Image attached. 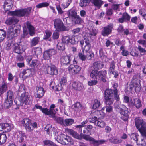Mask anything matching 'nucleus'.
I'll return each mask as SVG.
<instances>
[{
    "label": "nucleus",
    "instance_id": "nucleus-1",
    "mask_svg": "<svg viewBox=\"0 0 146 146\" xmlns=\"http://www.w3.org/2000/svg\"><path fill=\"white\" fill-rule=\"evenodd\" d=\"M104 97L105 103L109 105L106 106V111L107 112H110L112 111V107L110 105L113 103L114 98L117 101L119 100L117 89L116 88L114 90L106 89L104 92Z\"/></svg>",
    "mask_w": 146,
    "mask_h": 146
},
{
    "label": "nucleus",
    "instance_id": "nucleus-2",
    "mask_svg": "<svg viewBox=\"0 0 146 146\" xmlns=\"http://www.w3.org/2000/svg\"><path fill=\"white\" fill-rule=\"evenodd\" d=\"M135 122L136 127L142 135L146 139V123L139 117L135 119Z\"/></svg>",
    "mask_w": 146,
    "mask_h": 146
},
{
    "label": "nucleus",
    "instance_id": "nucleus-3",
    "mask_svg": "<svg viewBox=\"0 0 146 146\" xmlns=\"http://www.w3.org/2000/svg\"><path fill=\"white\" fill-rule=\"evenodd\" d=\"M116 108H117L120 110V112L123 116L121 117V119L125 121L128 120L129 117V112L128 110V108L125 106L120 104L116 103L115 106Z\"/></svg>",
    "mask_w": 146,
    "mask_h": 146
},
{
    "label": "nucleus",
    "instance_id": "nucleus-4",
    "mask_svg": "<svg viewBox=\"0 0 146 146\" xmlns=\"http://www.w3.org/2000/svg\"><path fill=\"white\" fill-rule=\"evenodd\" d=\"M68 17L71 19L72 21L75 24H80L82 22L81 18L77 14V12L74 10H70L67 12Z\"/></svg>",
    "mask_w": 146,
    "mask_h": 146
},
{
    "label": "nucleus",
    "instance_id": "nucleus-5",
    "mask_svg": "<svg viewBox=\"0 0 146 146\" xmlns=\"http://www.w3.org/2000/svg\"><path fill=\"white\" fill-rule=\"evenodd\" d=\"M31 8L29 7L26 9L11 11L10 13L12 15L19 17L28 16L31 13Z\"/></svg>",
    "mask_w": 146,
    "mask_h": 146
},
{
    "label": "nucleus",
    "instance_id": "nucleus-6",
    "mask_svg": "<svg viewBox=\"0 0 146 146\" xmlns=\"http://www.w3.org/2000/svg\"><path fill=\"white\" fill-rule=\"evenodd\" d=\"M7 97L4 103L5 106L7 108L10 107L12 105L14 95L13 92L11 90L8 91L7 93Z\"/></svg>",
    "mask_w": 146,
    "mask_h": 146
},
{
    "label": "nucleus",
    "instance_id": "nucleus-7",
    "mask_svg": "<svg viewBox=\"0 0 146 146\" xmlns=\"http://www.w3.org/2000/svg\"><path fill=\"white\" fill-rule=\"evenodd\" d=\"M54 27L58 31H64L66 30V28L63 22L60 19L58 18L54 20Z\"/></svg>",
    "mask_w": 146,
    "mask_h": 146
},
{
    "label": "nucleus",
    "instance_id": "nucleus-8",
    "mask_svg": "<svg viewBox=\"0 0 146 146\" xmlns=\"http://www.w3.org/2000/svg\"><path fill=\"white\" fill-rule=\"evenodd\" d=\"M20 29H14L12 26H10L7 32V34L9 38H13L16 37L19 34Z\"/></svg>",
    "mask_w": 146,
    "mask_h": 146
},
{
    "label": "nucleus",
    "instance_id": "nucleus-9",
    "mask_svg": "<svg viewBox=\"0 0 146 146\" xmlns=\"http://www.w3.org/2000/svg\"><path fill=\"white\" fill-rule=\"evenodd\" d=\"M140 81V80L138 76H133L132 82L133 84V86L135 87V91L136 92H139L141 89Z\"/></svg>",
    "mask_w": 146,
    "mask_h": 146
},
{
    "label": "nucleus",
    "instance_id": "nucleus-10",
    "mask_svg": "<svg viewBox=\"0 0 146 146\" xmlns=\"http://www.w3.org/2000/svg\"><path fill=\"white\" fill-rule=\"evenodd\" d=\"M128 105L131 107H133L135 106L138 109L142 106L141 102L138 98H135L133 100H130L128 103Z\"/></svg>",
    "mask_w": 146,
    "mask_h": 146
},
{
    "label": "nucleus",
    "instance_id": "nucleus-11",
    "mask_svg": "<svg viewBox=\"0 0 146 146\" xmlns=\"http://www.w3.org/2000/svg\"><path fill=\"white\" fill-rule=\"evenodd\" d=\"M27 29H28L29 34L31 35L34 34L35 33V30L34 27L31 25L30 22L27 21L24 24V27H23V32H27Z\"/></svg>",
    "mask_w": 146,
    "mask_h": 146
},
{
    "label": "nucleus",
    "instance_id": "nucleus-12",
    "mask_svg": "<svg viewBox=\"0 0 146 146\" xmlns=\"http://www.w3.org/2000/svg\"><path fill=\"white\" fill-rule=\"evenodd\" d=\"M46 71L47 74L52 76L56 75L58 74V69L54 65L46 67Z\"/></svg>",
    "mask_w": 146,
    "mask_h": 146
},
{
    "label": "nucleus",
    "instance_id": "nucleus-13",
    "mask_svg": "<svg viewBox=\"0 0 146 146\" xmlns=\"http://www.w3.org/2000/svg\"><path fill=\"white\" fill-rule=\"evenodd\" d=\"M113 26V24L111 23L104 27L102 31V35L104 36H105L110 34L111 32Z\"/></svg>",
    "mask_w": 146,
    "mask_h": 146
},
{
    "label": "nucleus",
    "instance_id": "nucleus-14",
    "mask_svg": "<svg viewBox=\"0 0 146 146\" xmlns=\"http://www.w3.org/2000/svg\"><path fill=\"white\" fill-rule=\"evenodd\" d=\"M13 49L15 52L18 54L22 53L25 50L24 46L18 44H13Z\"/></svg>",
    "mask_w": 146,
    "mask_h": 146
},
{
    "label": "nucleus",
    "instance_id": "nucleus-15",
    "mask_svg": "<svg viewBox=\"0 0 146 146\" xmlns=\"http://www.w3.org/2000/svg\"><path fill=\"white\" fill-rule=\"evenodd\" d=\"M23 125L25 127L27 131H31L33 129L31 128V124L30 121L28 119H24L22 121Z\"/></svg>",
    "mask_w": 146,
    "mask_h": 146
},
{
    "label": "nucleus",
    "instance_id": "nucleus-16",
    "mask_svg": "<svg viewBox=\"0 0 146 146\" xmlns=\"http://www.w3.org/2000/svg\"><path fill=\"white\" fill-rule=\"evenodd\" d=\"M55 106L54 104H52L49 109H47L46 115H48L50 117H54L56 113V111L54 108Z\"/></svg>",
    "mask_w": 146,
    "mask_h": 146
},
{
    "label": "nucleus",
    "instance_id": "nucleus-17",
    "mask_svg": "<svg viewBox=\"0 0 146 146\" xmlns=\"http://www.w3.org/2000/svg\"><path fill=\"white\" fill-rule=\"evenodd\" d=\"M30 96L25 92L21 94L19 97L20 100L23 102L25 104H29L30 103V100H29Z\"/></svg>",
    "mask_w": 146,
    "mask_h": 146
},
{
    "label": "nucleus",
    "instance_id": "nucleus-18",
    "mask_svg": "<svg viewBox=\"0 0 146 146\" xmlns=\"http://www.w3.org/2000/svg\"><path fill=\"white\" fill-rule=\"evenodd\" d=\"M68 69L69 70L75 74L78 73L81 70V68L79 66L73 64L70 65Z\"/></svg>",
    "mask_w": 146,
    "mask_h": 146
},
{
    "label": "nucleus",
    "instance_id": "nucleus-19",
    "mask_svg": "<svg viewBox=\"0 0 146 146\" xmlns=\"http://www.w3.org/2000/svg\"><path fill=\"white\" fill-rule=\"evenodd\" d=\"M106 71L105 70H102L99 71L98 74V80H100L104 82H106Z\"/></svg>",
    "mask_w": 146,
    "mask_h": 146
},
{
    "label": "nucleus",
    "instance_id": "nucleus-20",
    "mask_svg": "<svg viewBox=\"0 0 146 146\" xmlns=\"http://www.w3.org/2000/svg\"><path fill=\"white\" fill-rule=\"evenodd\" d=\"M1 128L5 130V132H8L11 131L13 128V125L8 123H3L0 126Z\"/></svg>",
    "mask_w": 146,
    "mask_h": 146
},
{
    "label": "nucleus",
    "instance_id": "nucleus-21",
    "mask_svg": "<svg viewBox=\"0 0 146 146\" xmlns=\"http://www.w3.org/2000/svg\"><path fill=\"white\" fill-rule=\"evenodd\" d=\"M71 60L70 57L67 55L62 56L60 59L61 63L63 65L70 64Z\"/></svg>",
    "mask_w": 146,
    "mask_h": 146
},
{
    "label": "nucleus",
    "instance_id": "nucleus-22",
    "mask_svg": "<svg viewBox=\"0 0 146 146\" xmlns=\"http://www.w3.org/2000/svg\"><path fill=\"white\" fill-rule=\"evenodd\" d=\"M19 20L16 18L15 17H9L8 18L5 22V23L8 25L13 24H15L17 23Z\"/></svg>",
    "mask_w": 146,
    "mask_h": 146
},
{
    "label": "nucleus",
    "instance_id": "nucleus-23",
    "mask_svg": "<svg viewBox=\"0 0 146 146\" xmlns=\"http://www.w3.org/2000/svg\"><path fill=\"white\" fill-rule=\"evenodd\" d=\"M93 119V123H94L95 125L101 128L104 127L105 125V123L104 121L98 119L96 117H94Z\"/></svg>",
    "mask_w": 146,
    "mask_h": 146
},
{
    "label": "nucleus",
    "instance_id": "nucleus-24",
    "mask_svg": "<svg viewBox=\"0 0 146 146\" xmlns=\"http://www.w3.org/2000/svg\"><path fill=\"white\" fill-rule=\"evenodd\" d=\"M7 90V84L5 81L3 79L1 86H0V96L6 92Z\"/></svg>",
    "mask_w": 146,
    "mask_h": 146
},
{
    "label": "nucleus",
    "instance_id": "nucleus-25",
    "mask_svg": "<svg viewBox=\"0 0 146 146\" xmlns=\"http://www.w3.org/2000/svg\"><path fill=\"white\" fill-rule=\"evenodd\" d=\"M104 66V64L100 61L94 62L92 65L93 70H99L101 69Z\"/></svg>",
    "mask_w": 146,
    "mask_h": 146
},
{
    "label": "nucleus",
    "instance_id": "nucleus-26",
    "mask_svg": "<svg viewBox=\"0 0 146 146\" xmlns=\"http://www.w3.org/2000/svg\"><path fill=\"white\" fill-rule=\"evenodd\" d=\"M37 93L35 95L36 98H40L42 97L44 94V92L43 88L40 87H37L36 88Z\"/></svg>",
    "mask_w": 146,
    "mask_h": 146
},
{
    "label": "nucleus",
    "instance_id": "nucleus-27",
    "mask_svg": "<svg viewBox=\"0 0 146 146\" xmlns=\"http://www.w3.org/2000/svg\"><path fill=\"white\" fill-rule=\"evenodd\" d=\"M54 52V51L53 49H49L45 51L43 55L44 59L46 60L49 59Z\"/></svg>",
    "mask_w": 146,
    "mask_h": 146
},
{
    "label": "nucleus",
    "instance_id": "nucleus-28",
    "mask_svg": "<svg viewBox=\"0 0 146 146\" xmlns=\"http://www.w3.org/2000/svg\"><path fill=\"white\" fill-rule=\"evenodd\" d=\"M99 71L96 70H92L90 73V76L92 79L98 80Z\"/></svg>",
    "mask_w": 146,
    "mask_h": 146
},
{
    "label": "nucleus",
    "instance_id": "nucleus-29",
    "mask_svg": "<svg viewBox=\"0 0 146 146\" xmlns=\"http://www.w3.org/2000/svg\"><path fill=\"white\" fill-rule=\"evenodd\" d=\"M130 16L128 14L125 12L123 13L122 17L119 19V21L121 23H122L124 21H128L130 19Z\"/></svg>",
    "mask_w": 146,
    "mask_h": 146
},
{
    "label": "nucleus",
    "instance_id": "nucleus-30",
    "mask_svg": "<svg viewBox=\"0 0 146 146\" xmlns=\"http://www.w3.org/2000/svg\"><path fill=\"white\" fill-rule=\"evenodd\" d=\"M11 1L10 0H7L4 2L3 5L4 8L5 10L6 11H8L11 9L13 6V5Z\"/></svg>",
    "mask_w": 146,
    "mask_h": 146
},
{
    "label": "nucleus",
    "instance_id": "nucleus-31",
    "mask_svg": "<svg viewBox=\"0 0 146 146\" xmlns=\"http://www.w3.org/2000/svg\"><path fill=\"white\" fill-rule=\"evenodd\" d=\"M92 3L95 7L100 9L104 2L102 0H91Z\"/></svg>",
    "mask_w": 146,
    "mask_h": 146
},
{
    "label": "nucleus",
    "instance_id": "nucleus-32",
    "mask_svg": "<svg viewBox=\"0 0 146 146\" xmlns=\"http://www.w3.org/2000/svg\"><path fill=\"white\" fill-rule=\"evenodd\" d=\"M80 37L77 35H72L71 36L70 43L72 44H76L80 40Z\"/></svg>",
    "mask_w": 146,
    "mask_h": 146
},
{
    "label": "nucleus",
    "instance_id": "nucleus-33",
    "mask_svg": "<svg viewBox=\"0 0 146 146\" xmlns=\"http://www.w3.org/2000/svg\"><path fill=\"white\" fill-rule=\"evenodd\" d=\"M69 132L73 137L79 140H81V133L79 134L77 132L72 129H70Z\"/></svg>",
    "mask_w": 146,
    "mask_h": 146
},
{
    "label": "nucleus",
    "instance_id": "nucleus-34",
    "mask_svg": "<svg viewBox=\"0 0 146 146\" xmlns=\"http://www.w3.org/2000/svg\"><path fill=\"white\" fill-rule=\"evenodd\" d=\"M73 140L71 137L65 135L63 145H71L73 144Z\"/></svg>",
    "mask_w": 146,
    "mask_h": 146
},
{
    "label": "nucleus",
    "instance_id": "nucleus-35",
    "mask_svg": "<svg viewBox=\"0 0 146 146\" xmlns=\"http://www.w3.org/2000/svg\"><path fill=\"white\" fill-rule=\"evenodd\" d=\"M106 141L104 140H96L92 138L91 142L94 146H98L103 144Z\"/></svg>",
    "mask_w": 146,
    "mask_h": 146
},
{
    "label": "nucleus",
    "instance_id": "nucleus-36",
    "mask_svg": "<svg viewBox=\"0 0 146 146\" xmlns=\"http://www.w3.org/2000/svg\"><path fill=\"white\" fill-rule=\"evenodd\" d=\"M54 119V120L58 123L61 125L65 126L64 120L63 119L60 117H56L55 116L54 117H52Z\"/></svg>",
    "mask_w": 146,
    "mask_h": 146
},
{
    "label": "nucleus",
    "instance_id": "nucleus-37",
    "mask_svg": "<svg viewBox=\"0 0 146 146\" xmlns=\"http://www.w3.org/2000/svg\"><path fill=\"white\" fill-rule=\"evenodd\" d=\"M96 114L97 115V118L102 119L104 118L105 116V113L102 110H97L96 111Z\"/></svg>",
    "mask_w": 146,
    "mask_h": 146
},
{
    "label": "nucleus",
    "instance_id": "nucleus-38",
    "mask_svg": "<svg viewBox=\"0 0 146 146\" xmlns=\"http://www.w3.org/2000/svg\"><path fill=\"white\" fill-rule=\"evenodd\" d=\"M98 33L97 30L94 28H92L91 29L89 30L88 33L89 35L91 38L95 36Z\"/></svg>",
    "mask_w": 146,
    "mask_h": 146
},
{
    "label": "nucleus",
    "instance_id": "nucleus-39",
    "mask_svg": "<svg viewBox=\"0 0 146 146\" xmlns=\"http://www.w3.org/2000/svg\"><path fill=\"white\" fill-rule=\"evenodd\" d=\"M65 137V135L63 134L58 135L56 138V140L60 143L63 144Z\"/></svg>",
    "mask_w": 146,
    "mask_h": 146
},
{
    "label": "nucleus",
    "instance_id": "nucleus-40",
    "mask_svg": "<svg viewBox=\"0 0 146 146\" xmlns=\"http://www.w3.org/2000/svg\"><path fill=\"white\" fill-rule=\"evenodd\" d=\"M73 106L74 110L78 111H80L82 109L81 104L78 102H76L73 105Z\"/></svg>",
    "mask_w": 146,
    "mask_h": 146
},
{
    "label": "nucleus",
    "instance_id": "nucleus-41",
    "mask_svg": "<svg viewBox=\"0 0 146 146\" xmlns=\"http://www.w3.org/2000/svg\"><path fill=\"white\" fill-rule=\"evenodd\" d=\"M91 0H80L79 5L81 7H86L87 6Z\"/></svg>",
    "mask_w": 146,
    "mask_h": 146
},
{
    "label": "nucleus",
    "instance_id": "nucleus-42",
    "mask_svg": "<svg viewBox=\"0 0 146 146\" xmlns=\"http://www.w3.org/2000/svg\"><path fill=\"white\" fill-rule=\"evenodd\" d=\"M40 38L38 37L34 38L32 39L31 43V46H33L37 44L39 41Z\"/></svg>",
    "mask_w": 146,
    "mask_h": 146
},
{
    "label": "nucleus",
    "instance_id": "nucleus-43",
    "mask_svg": "<svg viewBox=\"0 0 146 146\" xmlns=\"http://www.w3.org/2000/svg\"><path fill=\"white\" fill-rule=\"evenodd\" d=\"M7 137L5 134H0V145L5 142Z\"/></svg>",
    "mask_w": 146,
    "mask_h": 146
},
{
    "label": "nucleus",
    "instance_id": "nucleus-44",
    "mask_svg": "<svg viewBox=\"0 0 146 146\" xmlns=\"http://www.w3.org/2000/svg\"><path fill=\"white\" fill-rule=\"evenodd\" d=\"M86 59L88 60H91L92 58L94 57V55L91 51H89L85 52Z\"/></svg>",
    "mask_w": 146,
    "mask_h": 146
},
{
    "label": "nucleus",
    "instance_id": "nucleus-45",
    "mask_svg": "<svg viewBox=\"0 0 146 146\" xmlns=\"http://www.w3.org/2000/svg\"><path fill=\"white\" fill-rule=\"evenodd\" d=\"M71 36H64L62 38V42L65 44H68L70 43Z\"/></svg>",
    "mask_w": 146,
    "mask_h": 146
},
{
    "label": "nucleus",
    "instance_id": "nucleus-46",
    "mask_svg": "<svg viewBox=\"0 0 146 146\" xmlns=\"http://www.w3.org/2000/svg\"><path fill=\"white\" fill-rule=\"evenodd\" d=\"M35 107L37 109H39L41 110L42 112L46 115V111H47V108H42V106H39L38 104H36L35 106Z\"/></svg>",
    "mask_w": 146,
    "mask_h": 146
},
{
    "label": "nucleus",
    "instance_id": "nucleus-47",
    "mask_svg": "<svg viewBox=\"0 0 146 146\" xmlns=\"http://www.w3.org/2000/svg\"><path fill=\"white\" fill-rule=\"evenodd\" d=\"M21 73L22 74V77H23L24 75H26L25 76L27 77L29 76L31 74V72L30 69H27L26 70H24Z\"/></svg>",
    "mask_w": 146,
    "mask_h": 146
},
{
    "label": "nucleus",
    "instance_id": "nucleus-48",
    "mask_svg": "<svg viewBox=\"0 0 146 146\" xmlns=\"http://www.w3.org/2000/svg\"><path fill=\"white\" fill-rule=\"evenodd\" d=\"M33 51L34 52L37 56L40 54L42 53V49L39 47L34 48L33 49Z\"/></svg>",
    "mask_w": 146,
    "mask_h": 146
},
{
    "label": "nucleus",
    "instance_id": "nucleus-49",
    "mask_svg": "<svg viewBox=\"0 0 146 146\" xmlns=\"http://www.w3.org/2000/svg\"><path fill=\"white\" fill-rule=\"evenodd\" d=\"M100 103L99 101L96 99L94 100L92 107L93 109H95L98 108L100 106Z\"/></svg>",
    "mask_w": 146,
    "mask_h": 146
},
{
    "label": "nucleus",
    "instance_id": "nucleus-50",
    "mask_svg": "<svg viewBox=\"0 0 146 146\" xmlns=\"http://www.w3.org/2000/svg\"><path fill=\"white\" fill-rule=\"evenodd\" d=\"M83 138L86 140L89 141H91L92 138L89 136V135L84 134L81 133V140Z\"/></svg>",
    "mask_w": 146,
    "mask_h": 146
},
{
    "label": "nucleus",
    "instance_id": "nucleus-51",
    "mask_svg": "<svg viewBox=\"0 0 146 146\" xmlns=\"http://www.w3.org/2000/svg\"><path fill=\"white\" fill-rule=\"evenodd\" d=\"M138 136L139 135L135 133H132L130 136L131 139L135 141L137 145H138Z\"/></svg>",
    "mask_w": 146,
    "mask_h": 146
},
{
    "label": "nucleus",
    "instance_id": "nucleus-52",
    "mask_svg": "<svg viewBox=\"0 0 146 146\" xmlns=\"http://www.w3.org/2000/svg\"><path fill=\"white\" fill-rule=\"evenodd\" d=\"M43 142L44 144L45 145H50L51 146H57L56 144L50 140H46L44 141Z\"/></svg>",
    "mask_w": 146,
    "mask_h": 146
},
{
    "label": "nucleus",
    "instance_id": "nucleus-53",
    "mask_svg": "<svg viewBox=\"0 0 146 146\" xmlns=\"http://www.w3.org/2000/svg\"><path fill=\"white\" fill-rule=\"evenodd\" d=\"M64 121L65 123V125L68 126L72 125L73 123L74 120L72 119H67L65 120Z\"/></svg>",
    "mask_w": 146,
    "mask_h": 146
},
{
    "label": "nucleus",
    "instance_id": "nucleus-54",
    "mask_svg": "<svg viewBox=\"0 0 146 146\" xmlns=\"http://www.w3.org/2000/svg\"><path fill=\"white\" fill-rule=\"evenodd\" d=\"M49 4L48 3L45 2L40 3L37 5L36 6V7L38 8H41L42 7H45L48 6Z\"/></svg>",
    "mask_w": 146,
    "mask_h": 146
},
{
    "label": "nucleus",
    "instance_id": "nucleus-55",
    "mask_svg": "<svg viewBox=\"0 0 146 146\" xmlns=\"http://www.w3.org/2000/svg\"><path fill=\"white\" fill-rule=\"evenodd\" d=\"M39 63V62L37 59H33L32 60L31 63H30V65L31 66H37L38 65Z\"/></svg>",
    "mask_w": 146,
    "mask_h": 146
},
{
    "label": "nucleus",
    "instance_id": "nucleus-56",
    "mask_svg": "<svg viewBox=\"0 0 146 146\" xmlns=\"http://www.w3.org/2000/svg\"><path fill=\"white\" fill-rule=\"evenodd\" d=\"M85 52H84V53H80L78 54V56L79 58L82 61H85L86 59Z\"/></svg>",
    "mask_w": 146,
    "mask_h": 146
},
{
    "label": "nucleus",
    "instance_id": "nucleus-57",
    "mask_svg": "<svg viewBox=\"0 0 146 146\" xmlns=\"http://www.w3.org/2000/svg\"><path fill=\"white\" fill-rule=\"evenodd\" d=\"M115 67L114 62L113 61H112L111 63L110 67L109 69V72L110 73H111V72H113V71L114 70Z\"/></svg>",
    "mask_w": 146,
    "mask_h": 146
},
{
    "label": "nucleus",
    "instance_id": "nucleus-58",
    "mask_svg": "<svg viewBox=\"0 0 146 146\" xmlns=\"http://www.w3.org/2000/svg\"><path fill=\"white\" fill-rule=\"evenodd\" d=\"M45 131H46L48 134H52V133H51L50 132L51 130H52V128L51 126L50 125H46L44 129Z\"/></svg>",
    "mask_w": 146,
    "mask_h": 146
},
{
    "label": "nucleus",
    "instance_id": "nucleus-59",
    "mask_svg": "<svg viewBox=\"0 0 146 146\" xmlns=\"http://www.w3.org/2000/svg\"><path fill=\"white\" fill-rule=\"evenodd\" d=\"M72 1V0H68L66 2L63 3L61 5L62 6L65 8L68 7Z\"/></svg>",
    "mask_w": 146,
    "mask_h": 146
},
{
    "label": "nucleus",
    "instance_id": "nucleus-60",
    "mask_svg": "<svg viewBox=\"0 0 146 146\" xmlns=\"http://www.w3.org/2000/svg\"><path fill=\"white\" fill-rule=\"evenodd\" d=\"M138 49L140 52L141 55H144L145 54L146 52V50L142 48L140 46H138Z\"/></svg>",
    "mask_w": 146,
    "mask_h": 146
},
{
    "label": "nucleus",
    "instance_id": "nucleus-61",
    "mask_svg": "<svg viewBox=\"0 0 146 146\" xmlns=\"http://www.w3.org/2000/svg\"><path fill=\"white\" fill-rule=\"evenodd\" d=\"M14 102L18 106L23 105L24 103L23 102L20 100V98H19V100L15 99L14 100Z\"/></svg>",
    "mask_w": 146,
    "mask_h": 146
},
{
    "label": "nucleus",
    "instance_id": "nucleus-62",
    "mask_svg": "<svg viewBox=\"0 0 146 146\" xmlns=\"http://www.w3.org/2000/svg\"><path fill=\"white\" fill-rule=\"evenodd\" d=\"M111 142L114 144H118L121 143L122 140L121 139L115 138L113 139Z\"/></svg>",
    "mask_w": 146,
    "mask_h": 146
},
{
    "label": "nucleus",
    "instance_id": "nucleus-63",
    "mask_svg": "<svg viewBox=\"0 0 146 146\" xmlns=\"http://www.w3.org/2000/svg\"><path fill=\"white\" fill-rule=\"evenodd\" d=\"M51 35V33L50 31H46L45 32V34L44 35V39L47 40H48L49 38L50 37Z\"/></svg>",
    "mask_w": 146,
    "mask_h": 146
},
{
    "label": "nucleus",
    "instance_id": "nucleus-64",
    "mask_svg": "<svg viewBox=\"0 0 146 146\" xmlns=\"http://www.w3.org/2000/svg\"><path fill=\"white\" fill-rule=\"evenodd\" d=\"M57 47L60 50H63L65 49L64 44L62 43H58L57 45Z\"/></svg>",
    "mask_w": 146,
    "mask_h": 146
}]
</instances>
